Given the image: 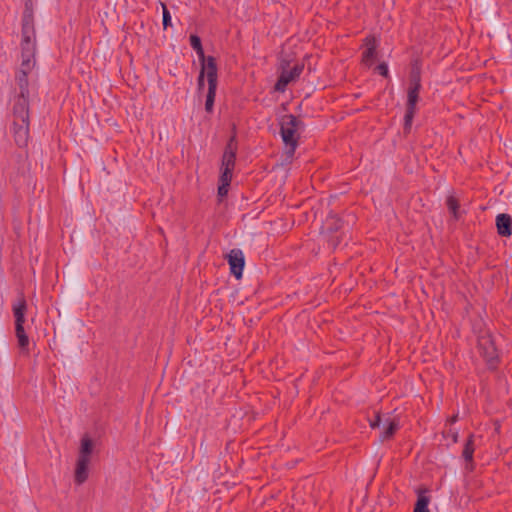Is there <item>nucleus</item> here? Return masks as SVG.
I'll list each match as a JSON object with an SVG mask.
<instances>
[{"instance_id":"nucleus-4","label":"nucleus","mask_w":512,"mask_h":512,"mask_svg":"<svg viewBox=\"0 0 512 512\" xmlns=\"http://www.w3.org/2000/svg\"><path fill=\"white\" fill-rule=\"evenodd\" d=\"M98 450H79L75 462L74 482L80 486L84 484L90 473V466L98 460Z\"/></svg>"},{"instance_id":"nucleus-15","label":"nucleus","mask_w":512,"mask_h":512,"mask_svg":"<svg viewBox=\"0 0 512 512\" xmlns=\"http://www.w3.org/2000/svg\"><path fill=\"white\" fill-rule=\"evenodd\" d=\"M427 492V489L418 490V498L414 505L413 512H430L428 508L429 497L425 496L424 493Z\"/></svg>"},{"instance_id":"nucleus-17","label":"nucleus","mask_w":512,"mask_h":512,"mask_svg":"<svg viewBox=\"0 0 512 512\" xmlns=\"http://www.w3.org/2000/svg\"><path fill=\"white\" fill-rule=\"evenodd\" d=\"M475 450H463L462 456L465 461V469L467 472H473L475 469L473 457Z\"/></svg>"},{"instance_id":"nucleus-6","label":"nucleus","mask_w":512,"mask_h":512,"mask_svg":"<svg viewBox=\"0 0 512 512\" xmlns=\"http://www.w3.org/2000/svg\"><path fill=\"white\" fill-rule=\"evenodd\" d=\"M204 71L208 82V92L206 96L205 109L207 112H211L213 109L216 87H217V67L213 66L212 60L205 65Z\"/></svg>"},{"instance_id":"nucleus-2","label":"nucleus","mask_w":512,"mask_h":512,"mask_svg":"<svg viewBox=\"0 0 512 512\" xmlns=\"http://www.w3.org/2000/svg\"><path fill=\"white\" fill-rule=\"evenodd\" d=\"M27 302L23 296L18 297L12 303V312L15 322V334L17 338L18 347L21 352L27 353L29 350L30 340L27 335L28 318H27Z\"/></svg>"},{"instance_id":"nucleus-12","label":"nucleus","mask_w":512,"mask_h":512,"mask_svg":"<svg viewBox=\"0 0 512 512\" xmlns=\"http://www.w3.org/2000/svg\"><path fill=\"white\" fill-rule=\"evenodd\" d=\"M479 349L483 356L487 359L488 362L491 364L493 361L497 358V351L496 348L491 341V339L487 336H483L479 340Z\"/></svg>"},{"instance_id":"nucleus-24","label":"nucleus","mask_w":512,"mask_h":512,"mask_svg":"<svg viewBox=\"0 0 512 512\" xmlns=\"http://www.w3.org/2000/svg\"><path fill=\"white\" fill-rule=\"evenodd\" d=\"M473 444L471 440L468 441L467 446Z\"/></svg>"},{"instance_id":"nucleus-7","label":"nucleus","mask_w":512,"mask_h":512,"mask_svg":"<svg viewBox=\"0 0 512 512\" xmlns=\"http://www.w3.org/2000/svg\"><path fill=\"white\" fill-rule=\"evenodd\" d=\"M398 425L399 423L396 418L389 415H376L375 419L370 421V426L373 429H378L379 435L382 438L390 437L397 429Z\"/></svg>"},{"instance_id":"nucleus-3","label":"nucleus","mask_w":512,"mask_h":512,"mask_svg":"<svg viewBox=\"0 0 512 512\" xmlns=\"http://www.w3.org/2000/svg\"><path fill=\"white\" fill-rule=\"evenodd\" d=\"M281 137L285 144V158L291 160L298 144L301 122L293 115H285L280 121Z\"/></svg>"},{"instance_id":"nucleus-11","label":"nucleus","mask_w":512,"mask_h":512,"mask_svg":"<svg viewBox=\"0 0 512 512\" xmlns=\"http://www.w3.org/2000/svg\"><path fill=\"white\" fill-rule=\"evenodd\" d=\"M236 143H235V137H231L229 140L226 149L224 151L223 157H222V168H234L235 164V156H236Z\"/></svg>"},{"instance_id":"nucleus-9","label":"nucleus","mask_w":512,"mask_h":512,"mask_svg":"<svg viewBox=\"0 0 512 512\" xmlns=\"http://www.w3.org/2000/svg\"><path fill=\"white\" fill-rule=\"evenodd\" d=\"M303 66L295 65L291 69L283 68L280 77L275 85V90L283 92L286 86L296 80L302 73Z\"/></svg>"},{"instance_id":"nucleus-5","label":"nucleus","mask_w":512,"mask_h":512,"mask_svg":"<svg viewBox=\"0 0 512 512\" xmlns=\"http://www.w3.org/2000/svg\"><path fill=\"white\" fill-rule=\"evenodd\" d=\"M420 87L421 85L419 76L417 74H413L411 76V85L408 90L407 111L405 114V129H408L411 126L416 104L419 98L418 94Z\"/></svg>"},{"instance_id":"nucleus-18","label":"nucleus","mask_w":512,"mask_h":512,"mask_svg":"<svg viewBox=\"0 0 512 512\" xmlns=\"http://www.w3.org/2000/svg\"><path fill=\"white\" fill-rule=\"evenodd\" d=\"M447 206H448L450 212L453 214V216L455 218H457L458 217V213H457L458 204H457V200L453 196H450L447 199Z\"/></svg>"},{"instance_id":"nucleus-10","label":"nucleus","mask_w":512,"mask_h":512,"mask_svg":"<svg viewBox=\"0 0 512 512\" xmlns=\"http://www.w3.org/2000/svg\"><path fill=\"white\" fill-rule=\"evenodd\" d=\"M230 265L231 273L237 278L242 277L244 268V255L241 250L233 249L227 256Z\"/></svg>"},{"instance_id":"nucleus-19","label":"nucleus","mask_w":512,"mask_h":512,"mask_svg":"<svg viewBox=\"0 0 512 512\" xmlns=\"http://www.w3.org/2000/svg\"><path fill=\"white\" fill-rule=\"evenodd\" d=\"M95 445H96V443L94 442V440L90 436L85 435L82 438L81 448H83V449L92 448Z\"/></svg>"},{"instance_id":"nucleus-14","label":"nucleus","mask_w":512,"mask_h":512,"mask_svg":"<svg viewBox=\"0 0 512 512\" xmlns=\"http://www.w3.org/2000/svg\"><path fill=\"white\" fill-rule=\"evenodd\" d=\"M232 170L230 168L221 167L220 185L218 187V195L224 197L228 193V187L232 179Z\"/></svg>"},{"instance_id":"nucleus-8","label":"nucleus","mask_w":512,"mask_h":512,"mask_svg":"<svg viewBox=\"0 0 512 512\" xmlns=\"http://www.w3.org/2000/svg\"><path fill=\"white\" fill-rule=\"evenodd\" d=\"M190 44H191L192 48L196 51V53L201 61V72H200L199 79H198V85H199V88L201 89L204 85V77H205V73H206V71H204L205 65L209 63V60H212L214 67H216V63H215V59L213 57H210V56L205 57L200 38L198 36L191 35L190 36Z\"/></svg>"},{"instance_id":"nucleus-13","label":"nucleus","mask_w":512,"mask_h":512,"mask_svg":"<svg viewBox=\"0 0 512 512\" xmlns=\"http://www.w3.org/2000/svg\"><path fill=\"white\" fill-rule=\"evenodd\" d=\"M512 218L508 214H499L496 217L497 231L501 236L509 237L512 234Z\"/></svg>"},{"instance_id":"nucleus-22","label":"nucleus","mask_w":512,"mask_h":512,"mask_svg":"<svg viewBox=\"0 0 512 512\" xmlns=\"http://www.w3.org/2000/svg\"><path fill=\"white\" fill-rule=\"evenodd\" d=\"M452 437H453V443H448V445H451V444H454V443H457V435L455 433L452 434Z\"/></svg>"},{"instance_id":"nucleus-1","label":"nucleus","mask_w":512,"mask_h":512,"mask_svg":"<svg viewBox=\"0 0 512 512\" xmlns=\"http://www.w3.org/2000/svg\"><path fill=\"white\" fill-rule=\"evenodd\" d=\"M33 55H34V29L32 24L31 14L26 11L23 17L22 25V63L20 74L17 79L21 89L22 98H24V85L26 83V74L33 67ZM15 116L17 121L15 128V140L18 145L22 146L27 143L28 140V114L25 110V99L20 100L19 104L15 108Z\"/></svg>"},{"instance_id":"nucleus-23","label":"nucleus","mask_w":512,"mask_h":512,"mask_svg":"<svg viewBox=\"0 0 512 512\" xmlns=\"http://www.w3.org/2000/svg\"><path fill=\"white\" fill-rule=\"evenodd\" d=\"M456 420H457V416H453V417L449 420V423H450V424H453V423H455V422H456Z\"/></svg>"},{"instance_id":"nucleus-21","label":"nucleus","mask_w":512,"mask_h":512,"mask_svg":"<svg viewBox=\"0 0 512 512\" xmlns=\"http://www.w3.org/2000/svg\"><path fill=\"white\" fill-rule=\"evenodd\" d=\"M377 71L379 74L383 75V76H387L388 75V67L385 63H381L377 66Z\"/></svg>"},{"instance_id":"nucleus-16","label":"nucleus","mask_w":512,"mask_h":512,"mask_svg":"<svg viewBox=\"0 0 512 512\" xmlns=\"http://www.w3.org/2000/svg\"><path fill=\"white\" fill-rule=\"evenodd\" d=\"M376 42L375 40H368L366 43V49L363 52V62L365 65L370 66L375 56Z\"/></svg>"},{"instance_id":"nucleus-20","label":"nucleus","mask_w":512,"mask_h":512,"mask_svg":"<svg viewBox=\"0 0 512 512\" xmlns=\"http://www.w3.org/2000/svg\"><path fill=\"white\" fill-rule=\"evenodd\" d=\"M163 6V25L167 28L171 24V16L165 5Z\"/></svg>"}]
</instances>
